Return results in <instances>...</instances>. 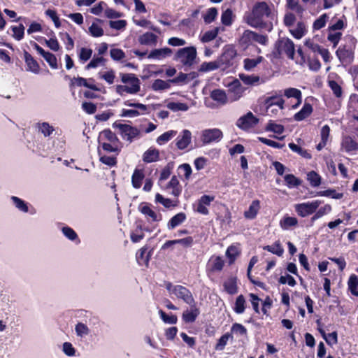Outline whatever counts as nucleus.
I'll use <instances>...</instances> for the list:
<instances>
[{
    "mask_svg": "<svg viewBox=\"0 0 358 358\" xmlns=\"http://www.w3.org/2000/svg\"><path fill=\"white\" fill-rule=\"evenodd\" d=\"M245 308L246 302L245 297L243 295L241 294L237 296L233 310L237 314H242L244 313Z\"/></svg>",
    "mask_w": 358,
    "mask_h": 358,
    "instance_id": "42",
    "label": "nucleus"
},
{
    "mask_svg": "<svg viewBox=\"0 0 358 358\" xmlns=\"http://www.w3.org/2000/svg\"><path fill=\"white\" fill-rule=\"evenodd\" d=\"M348 288L352 295L358 296V277L355 274L350 276Z\"/></svg>",
    "mask_w": 358,
    "mask_h": 358,
    "instance_id": "51",
    "label": "nucleus"
},
{
    "mask_svg": "<svg viewBox=\"0 0 358 358\" xmlns=\"http://www.w3.org/2000/svg\"><path fill=\"white\" fill-rule=\"evenodd\" d=\"M159 159V152L155 148H150L143 155V161L145 163H152Z\"/></svg>",
    "mask_w": 358,
    "mask_h": 358,
    "instance_id": "27",
    "label": "nucleus"
},
{
    "mask_svg": "<svg viewBox=\"0 0 358 358\" xmlns=\"http://www.w3.org/2000/svg\"><path fill=\"white\" fill-rule=\"evenodd\" d=\"M284 105L285 100L282 98L281 91L273 92L271 96L266 97L264 100V106L268 113L272 106H277L280 110H282L284 109Z\"/></svg>",
    "mask_w": 358,
    "mask_h": 358,
    "instance_id": "15",
    "label": "nucleus"
},
{
    "mask_svg": "<svg viewBox=\"0 0 358 358\" xmlns=\"http://www.w3.org/2000/svg\"><path fill=\"white\" fill-rule=\"evenodd\" d=\"M223 287L227 293L234 295L238 292L237 278L235 276L229 277L223 283Z\"/></svg>",
    "mask_w": 358,
    "mask_h": 358,
    "instance_id": "28",
    "label": "nucleus"
},
{
    "mask_svg": "<svg viewBox=\"0 0 358 358\" xmlns=\"http://www.w3.org/2000/svg\"><path fill=\"white\" fill-rule=\"evenodd\" d=\"M176 147L179 150H184L188 147V145L191 143L192 141V133L190 131L187 129H184L181 135H179L176 139Z\"/></svg>",
    "mask_w": 358,
    "mask_h": 358,
    "instance_id": "21",
    "label": "nucleus"
},
{
    "mask_svg": "<svg viewBox=\"0 0 358 358\" xmlns=\"http://www.w3.org/2000/svg\"><path fill=\"white\" fill-rule=\"evenodd\" d=\"M139 212L145 215L148 222H159L162 220V215L157 213L151 208V204L147 202H141L138 207Z\"/></svg>",
    "mask_w": 358,
    "mask_h": 358,
    "instance_id": "13",
    "label": "nucleus"
},
{
    "mask_svg": "<svg viewBox=\"0 0 358 358\" xmlns=\"http://www.w3.org/2000/svg\"><path fill=\"white\" fill-rule=\"evenodd\" d=\"M347 27V18L343 15L335 23L330 24L328 27L327 40L332 44L333 48H336L341 41L343 34L338 30L344 29Z\"/></svg>",
    "mask_w": 358,
    "mask_h": 358,
    "instance_id": "5",
    "label": "nucleus"
},
{
    "mask_svg": "<svg viewBox=\"0 0 358 358\" xmlns=\"http://www.w3.org/2000/svg\"><path fill=\"white\" fill-rule=\"evenodd\" d=\"M177 134L176 131L170 130L163 133L162 135L157 137V143L159 145L164 144L170 141Z\"/></svg>",
    "mask_w": 358,
    "mask_h": 358,
    "instance_id": "62",
    "label": "nucleus"
},
{
    "mask_svg": "<svg viewBox=\"0 0 358 358\" xmlns=\"http://www.w3.org/2000/svg\"><path fill=\"white\" fill-rule=\"evenodd\" d=\"M218 12L216 8L212 7L208 9L206 13L203 15V20L206 24H210L216 19Z\"/></svg>",
    "mask_w": 358,
    "mask_h": 358,
    "instance_id": "58",
    "label": "nucleus"
},
{
    "mask_svg": "<svg viewBox=\"0 0 358 358\" xmlns=\"http://www.w3.org/2000/svg\"><path fill=\"white\" fill-rule=\"evenodd\" d=\"M157 41V36L152 32H145L138 38V42L141 45H155Z\"/></svg>",
    "mask_w": 358,
    "mask_h": 358,
    "instance_id": "35",
    "label": "nucleus"
},
{
    "mask_svg": "<svg viewBox=\"0 0 358 358\" xmlns=\"http://www.w3.org/2000/svg\"><path fill=\"white\" fill-rule=\"evenodd\" d=\"M271 15V9L265 1L257 2L250 13L246 16L248 25L268 32L273 29V23L267 19Z\"/></svg>",
    "mask_w": 358,
    "mask_h": 358,
    "instance_id": "1",
    "label": "nucleus"
},
{
    "mask_svg": "<svg viewBox=\"0 0 358 358\" xmlns=\"http://www.w3.org/2000/svg\"><path fill=\"white\" fill-rule=\"evenodd\" d=\"M283 94L287 98H294L296 99V103L292 106V108H298L302 103V93L301 91L297 88H287L284 90Z\"/></svg>",
    "mask_w": 358,
    "mask_h": 358,
    "instance_id": "24",
    "label": "nucleus"
},
{
    "mask_svg": "<svg viewBox=\"0 0 358 358\" xmlns=\"http://www.w3.org/2000/svg\"><path fill=\"white\" fill-rule=\"evenodd\" d=\"M263 57L259 56L255 59L246 58L244 59V69L246 71H250L256 67L259 63L262 62Z\"/></svg>",
    "mask_w": 358,
    "mask_h": 358,
    "instance_id": "54",
    "label": "nucleus"
},
{
    "mask_svg": "<svg viewBox=\"0 0 358 358\" xmlns=\"http://www.w3.org/2000/svg\"><path fill=\"white\" fill-rule=\"evenodd\" d=\"M215 199L214 196L204 194L200 197L195 204L193 205L194 210L204 215L209 214L208 206H210Z\"/></svg>",
    "mask_w": 358,
    "mask_h": 358,
    "instance_id": "14",
    "label": "nucleus"
},
{
    "mask_svg": "<svg viewBox=\"0 0 358 358\" xmlns=\"http://www.w3.org/2000/svg\"><path fill=\"white\" fill-rule=\"evenodd\" d=\"M10 29L13 32V37L15 40L20 41L24 38V27L22 24H20L19 26H12Z\"/></svg>",
    "mask_w": 358,
    "mask_h": 358,
    "instance_id": "63",
    "label": "nucleus"
},
{
    "mask_svg": "<svg viewBox=\"0 0 358 358\" xmlns=\"http://www.w3.org/2000/svg\"><path fill=\"white\" fill-rule=\"evenodd\" d=\"M35 127L44 137L50 136L55 131V128L46 122H38L36 124Z\"/></svg>",
    "mask_w": 358,
    "mask_h": 358,
    "instance_id": "37",
    "label": "nucleus"
},
{
    "mask_svg": "<svg viewBox=\"0 0 358 358\" xmlns=\"http://www.w3.org/2000/svg\"><path fill=\"white\" fill-rule=\"evenodd\" d=\"M113 127L120 129L122 138L129 143L133 142L135 138H138L141 136L140 130L131 125L115 122Z\"/></svg>",
    "mask_w": 358,
    "mask_h": 358,
    "instance_id": "9",
    "label": "nucleus"
},
{
    "mask_svg": "<svg viewBox=\"0 0 358 358\" xmlns=\"http://www.w3.org/2000/svg\"><path fill=\"white\" fill-rule=\"evenodd\" d=\"M172 293L174 294L178 299H182L187 304L191 305L195 301L190 290L182 285L173 286Z\"/></svg>",
    "mask_w": 358,
    "mask_h": 358,
    "instance_id": "16",
    "label": "nucleus"
},
{
    "mask_svg": "<svg viewBox=\"0 0 358 358\" xmlns=\"http://www.w3.org/2000/svg\"><path fill=\"white\" fill-rule=\"evenodd\" d=\"M155 202L162 204L166 208H175L178 206V201H172L171 199L164 198L159 193L155 195Z\"/></svg>",
    "mask_w": 358,
    "mask_h": 358,
    "instance_id": "38",
    "label": "nucleus"
},
{
    "mask_svg": "<svg viewBox=\"0 0 358 358\" xmlns=\"http://www.w3.org/2000/svg\"><path fill=\"white\" fill-rule=\"evenodd\" d=\"M170 83H171V82L169 81V80H163L162 79H156L152 83L151 89L155 92L166 90L171 87Z\"/></svg>",
    "mask_w": 358,
    "mask_h": 358,
    "instance_id": "40",
    "label": "nucleus"
},
{
    "mask_svg": "<svg viewBox=\"0 0 358 358\" xmlns=\"http://www.w3.org/2000/svg\"><path fill=\"white\" fill-rule=\"evenodd\" d=\"M286 6L287 8L295 11L300 15H301L304 11V8L299 4L298 0H286Z\"/></svg>",
    "mask_w": 358,
    "mask_h": 358,
    "instance_id": "49",
    "label": "nucleus"
},
{
    "mask_svg": "<svg viewBox=\"0 0 358 358\" xmlns=\"http://www.w3.org/2000/svg\"><path fill=\"white\" fill-rule=\"evenodd\" d=\"M225 265V262L222 257L219 255H212L208 260L206 266V275L211 278L217 273L222 271Z\"/></svg>",
    "mask_w": 358,
    "mask_h": 358,
    "instance_id": "8",
    "label": "nucleus"
},
{
    "mask_svg": "<svg viewBox=\"0 0 358 358\" xmlns=\"http://www.w3.org/2000/svg\"><path fill=\"white\" fill-rule=\"evenodd\" d=\"M145 178L143 169H136L131 176V184L135 189H139Z\"/></svg>",
    "mask_w": 358,
    "mask_h": 358,
    "instance_id": "30",
    "label": "nucleus"
},
{
    "mask_svg": "<svg viewBox=\"0 0 358 358\" xmlns=\"http://www.w3.org/2000/svg\"><path fill=\"white\" fill-rule=\"evenodd\" d=\"M62 231L68 239L72 241H77V243L80 242L78 234L72 228L69 227H64L62 229Z\"/></svg>",
    "mask_w": 358,
    "mask_h": 358,
    "instance_id": "60",
    "label": "nucleus"
},
{
    "mask_svg": "<svg viewBox=\"0 0 358 358\" xmlns=\"http://www.w3.org/2000/svg\"><path fill=\"white\" fill-rule=\"evenodd\" d=\"M189 306L190 310L187 309L182 315V320L186 324L194 322L200 314V310L197 308L195 301Z\"/></svg>",
    "mask_w": 358,
    "mask_h": 358,
    "instance_id": "18",
    "label": "nucleus"
},
{
    "mask_svg": "<svg viewBox=\"0 0 358 358\" xmlns=\"http://www.w3.org/2000/svg\"><path fill=\"white\" fill-rule=\"evenodd\" d=\"M171 53L172 50L169 48L155 49L150 52L148 58L160 59L162 58H164L167 56H169Z\"/></svg>",
    "mask_w": 358,
    "mask_h": 358,
    "instance_id": "33",
    "label": "nucleus"
},
{
    "mask_svg": "<svg viewBox=\"0 0 358 358\" xmlns=\"http://www.w3.org/2000/svg\"><path fill=\"white\" fill-rule=\"evenodd\" d=\"M106 59L103 57H95L85 66V69L89 70L90 69H94L98 67L99 65H104Z\"/></svg>",
    "mask_w": 358,
    "mask_h": 358,
    "instance_id": "61",
    "label": "nucleus"
},
{
    "mask_svg": "<svg viewBox=\"0 0 358 358\" xmlns=\"http://www.w3.org/2000/svg\"><path fill=\"white\" fill-rule=\"evenodd\" d=\"M273 54L278 58L284 54L287 58L293 59L295 55V45L293 41L289 38H280L275 43Z\"/></svg>",
    "mask_w": 358,
    "mask_h": 358,
    "instance_id": "4",
    "label": "nucleus"
},
{
    "mask_svg": "<svg viewBox=\"0 0 358 358\" xmlns=\"http://www.w3.org/2000/svg\"><path fill=\"white\" fill-rule=\"evenodd\" d=\"M329 19V15L327 13L321 15L317 19H316L313 24V30H320L324 27L326 23Z\"/></svg>",
    "mask_w": 358,
    "mask_h": 358,
    "instance_id": "56",
    "label": "nucleus"
},
{
    "mask_svg": "<svg viewBox=\"0 0 358 358\" xmlns=\"http://www.w3.org/2000/svg\"><path fill=\"white\" fill-rule=\"evenodd\" d=\"M24 59L27 66V71H31L35 74L40 72V66L38 62L32 57V55L27 50H24Z\"/></svg>",
    "mask_w": 358,
    "mask_h": 358,
    "instance_id": "20",
    "label": "nucleus"
},
{
    "mask_svg": "<svg viewBox=\"0 0 358 358\" xmlns=\"http://www.w3.org/2000/svg\"><path fill=\"white\" fill-rule=\"evenodd\" d=\"M279 224L282 230H288L298 224V220L294 217L286 215L280 220Z\"/></svg>",
    "mask_w": 358,
    "mask_h": 358,
    "instance_id": "31",
    "label": "nucleus"
},
{
    "mask_svg": "<svg viewBox=\"0 0 358 358\" xmlns=\"http://www.w3.org/2000/svg\"><path fill=\"white\" fill-rule=\"evenodd\" d=\"M237 55L235 48L232 45H227L223 48L221 55L217 59L220 68L227 69L232 66L234 60Z\"/></svg>",
    "mask_w": 358,
    "mask_h": 358,
    "instance_id": "10",
    "label": "nucleus"
},
{
    "mask_svg": "<svg viewBox=\"0 0 358 358\" xmlns=\"http://www.w3.org/2000/svg\"><path fill=\"white\" fill-rule=\"evenodd\" d=\"M210 97L214 101L221 103H225L227 102V96L225 92L222 90L216 89L213 90L210 93Z\"/></svg>",
    "mask_w": 358,
    "mask_h": 358,
    "instance_id": "52",
    "label": "nucleus"
},
{
    "mask_svg": "<svg viewBox=\"0 0 358 358\" xmlns=\"http://www.w3.org/2000/svg\"><path fill=\"white\" fill-rule=\"evenodd\" d=\"M261 209V202L259 199L252 201L248 208L244 211L243 216L246 220H255Z\"/></svg>",
    "mask_w": 358,
    "mask_h": 358,
    "instance_id": "19",
    "label": "nucleus"
},
{
    "mask_svg": "<svg viewBox=\"0 0 358 358\" xmlns=\"http://www.w3.org/2000/svg\"><path fill=\"white\" fill-rule=\"evenodd\" d=\"M121 81L123 83H129L130 86L118 85L116 86L115 91L120 95L123 96L124 93L135 94L141 90L140 80L134 73H120Z\"/></svg>",
    "mask_w": 358,
    "mask_h": 358,
    "instance_id": "3",
    "label": "nucleus"
},
{
    "mask_svg": "<svg viewBox=\"0 0 358 358\" xmlns=\"http://www.w3.org/2000/svg\"><path fill=\"white\" fill-rule=\"evenodd\" d=\"M289 31L293 37L296 39L301 38L307 32L306 27L303 22H298L296 28L290 29Z\"/></svg>",
    "mask_w": 358,
    "mask_h": 358,
    "instance_id": "39",
    "label": "nucleus"
},
{
    "mask_svg": "<svg viewBox=\"0 0 358 358\" xmlns=\"http://www.w3.org/2000/svg\"><path fill=\"white\" fill-rule=\"evenodd\" d=\"M196 57V50L194 46L179 49L174 59L180 61L184 66H191Z\"/></svg>",
    "mask_w": 358,
    "mask_h": 358,
    "instance_id": "6",
    "label": "nucleus"
},
{
    "mask_svg": "<svg viewBox=\"0 0 358 358\" xmlns=\"http://www.w3.org/2000/svg\"><path fill=\"white\" fill-rule=\"evenodd\" d=\"M221 22L225 26H230L233 22V12L231 9L227 8L221 15Z\"/></svg>",
    "mask_w": 358,
    "mask_h": 358,
    "instance_id": "64",
    "label": "nucleus"
},
{
    "mask_svg": "<svg viewBox=\"0 0 358 358\" xmlns=\"http://www.w3.org/2000/svg\"><path fill=\"white\" fill-rule=\"evenodd\" d=\"M159 315L162 320L166 324H175L178 322V317L176 315H168L162 310H159Z\"/></svg>",
    "mask_w": 358,
    "mask_h": 358,
    "instance_id": "55",
    "label": "nucleus"
},
{
    "mask_svg": "<svg viewBox=\"0 0 358 358\" xmlns=\"http://www.w3.org/2000/svg\"><path fill=\"white\" fill-rule=\"evenodd\" d=\"M304 45L308 49V51L305 52V53H311L312 55H316V53H319L322 48L319 44L315 43L311 38L306 39L304 41Z\"/></svg>",
    "mask_w": 358,
    "mask_h": 358,
    "instance_id": "48",
    "label": "nucleus"
},
{
    "mask_svg": "<svg viewBox=\"0 0 358 358\" xmlns=\"http://www.w3.org/2000/svg\"><path fill=\"white\" fill-rule=\"evenodd\" d=\"M220 68V64L217 60L209 62H204L201 64L199 71L201 72H208Z\"/></svg>",
    "mask_w": 358,
    "mask_h": 358,
    "instance_id": "50",
    "label": "nucleus"
},
{
    "mask_svg": "<svg viewBox=\"0 0 358 358\" xmlns=\"http://www.w3.org/2000/svg\"><path fill=\"white\" fill-rule=\"evenodd\" d=\"M148 246L144 245L137 251L136 254V259L139 266H148L151 252H148Z\"/></svg>",
    "mask_w": 358,
    "mask_h": 358,
    "instance_id": "22",
    "label": "nucleus"
},
{
    "mask_svg": "<svg viewBox=\"0 0 358 358\" xmlns=\"http://www.w3.org/2000/svg\"><path fill=\"white\" fill-rule=\"evenodd\" d=\"M77 87H85L94 91H99V89L94 84H90L86 78L78 76L70 79L69 87L71 89Z\"/></svg>",
    "mask_w": 358,
    "mask_h": 358,
    "instance_id": "23",
    "label": "nucleus"
},
{
    "mask_svg": "<svg viewBox=\"0 0 358 358\" xmlns=\"http://www.w3.org/2000/svg\"><path fill=\"white\" fill-rule=\"evenodd\" d=\"M109 142L112 143H119L120 141L116 134L110 129H105L99 133L98 143Z\"/></svg>",
    "mask_w": 358,
    "mask_h": 358,
    "instance_id": "25",
    "label": "nucleus"
},
{
    "mask_svg": "<svg viewBox=\"0 0 358 358\" xmlns=\"http://www.w3.org/2000/svg\"><path fill=\"white\" fill-rule=\"evenodd\" d=\"M284 180L286 185L289 188L297 187L301 185L302 181L301 179L296 178L294 174H286L284 176Z\"/></svg>",
    "mask_w": 358,
    "mask_h": 358,
    "instance_id": "43",
    "label": "nucleus"
},
{
    "mask_svg": "<svg viewBox=\"0 0 358 358\" xmlns=\"http://www.w3.org/2000/svg\"><path fill=\"white\" fill-rule=\"evenodd\" d=\"M263 249L276 255L278 257H281L284 253V249L281 246L279 241H275L273 245L264 246Z\"/></svg>",
    "mask_w": 358,
    "mask_h": 358,
    "instance_id": "47",
    "label": "nucleus"
},
{
    "mask_svg": "<svg viewBox=\"0 0 358 358\" xmlns=\"http://www.w3.org/2000/svg\"><path fill=\"white\" fill-rule=\"evenodd\" d=\"M265 130L280 135L284 132L285 128L283 125L276 124L273 120H269L265 127Z\"/></svg>",
    "mask_w": 358,
    "mask_h": 358,
    "instance_id": "46",
    "label": "nucleus"
},
{
    "mask_svg": "<svg viewBox=\"0 0 358 358\" xmlns=\"http://www.w3.org/2000/svg\"><path fill=\"white\" fill-rule=\"evenodd\" d=\"M226 256L229 259V264H233L237 257L241 255V250L238 247L231 245L226 250Z\"/></svg>",
    "mask_w": 358,
    "mask_h": 358,
    "instance_id": "36",
    "label": "nucleus"
},
{
    "mask_svg": "<svg viewBox=\"0 0 358 358\" xmlns=\"http://www.w3.org/2000/svg\"><path fill=\"white\" fill-rule=\"evenodd\" d=\"M357 42L353 36H345L344 43H342L336 51V55L342 64H350L353 62Z\"/></svg>",
    "mask_w": 358,
    "mask_h": 358,
    "instance_id": "2",
    "label": "nucleus"
},
{
    "mask_svg": "<svg viewBox=\"0 0 358 358\" xmlns=\"http://www.w3.org/2000/svg\"><path fill=\"white\" fill-rule=\"evenodd\" d=\"M167 108L174 112L176 111H187L189 109V106L185 103L180 102H169L166 105Z\"/></svg>",
    "mask_w": 358,
    "mask_h": 358,
    "instance_id": "59",
    "label": "nucleus"
},
{
    "mask_svg": "<svg viewBox=\"0 0 358 358\" xmlns=\"http://www.w3.org/2000/svg\"><path fill=\"white\" fill-rule=\"evenodd\" d=\"M331 206L329 204H326L324 206L319 208L317 210H316L315 214L310 219L311 225H313L315 221L317 220V219L322 217L324 215L329 213L331 211Z\"/></svg>",
    "mask_w": 358,
    "mask_h": 358,
    "instance_id": "41",
    "label": "nucleus"
},
{
    "mask_svg": "<svg viewBox=\"0 0 358 358\" xmlns=\"http://www.w3.org/2000/svg\"><path fill=\"white\" fill-rule=\"evenodd\" d=\"M321 203L319 200L299 203L295 206V210L299 216L305 217L313 214Z\"/></svg>",
    "mask_w": 358,
    "mask_h": 358,
    "instance_id": "11",
    "label": "nucleus"
},
{
    "mask_svg": "<svg viewBox=\"0 0 358 358\" xmlns=\"http://www.w3.org/2000/svg\"><path fill=\"white\" fill-rule=\"evenodd\" d=\"M259 121V119L252 112L249 111L238 119L236 126L242 130L248 131L255 127Z\"/></svg>",
    "mask_w": 358,
    "mask_h": 358,
    "instance_id": "12",
    "label": "nucleus"
},
{
    "mask_svg": "<svg viewBox=\"0 0 358 358\" xmlns=\"http://www.w3.org/2000/svg\"><path fill=\"white\" fill-rule=\"evenodd\" d=\"M307 179L312 187H318L321 184L320 176L314 171H311L308 173Z\"/></svg>",
    "mask_w": 358,
    "mask_h": 358,
    "instance_id": "57",
    "label": "nucleus"
},
{
    "mask_svg": "<svg viewBox=\"0 0 358 358\" xmlns=\"http://www.w3.org/2000/svg\"><path fill=\"white\" fill-rule=\"evenodd\" d=\"M185 213L182 212L178 213L170 219L167 223V227L169 229H173L185 222Z\"/></svg>",
    "mask_w": 358,
    "mask_h": 358,
    "instance_id": "32",
    "label": "nucleus"
},
{
    "mask_svg": "<svg viewBox=\"0 0 358 358\" xmlns=\"http://www.w3.org/2000/svg\"><path fill=\"white\" fill-rule=\"evenodd\" d=\"M223 137L222 131L219 129H208L202 131L201 141L203 144L219 142Z\"/></svg>",
    "mask_w": 358,
    "mask_h": 358,
    "instance_id": "17",
    "label": "nucleus"
},
{
    "mask_svg": "<svg viewBox=\"0 0 358 358\" xmlns=\"http://www.w3.org/2000/svg\"><path fill=\"white\" fill-rule=\"evenodd\" d=\"M289 148L292 150V151L296 152L302 157L306 159H310L312 158V155L307 150H305L300 147L299 145L294 143H289L288 144Z\"/></svg>",
    "mask_w": 358,
    "mask_h": 358,
    "instance_id": "44",
    "label": "nucleus"
},
{
    "mask_svg": "<svg viewBox=\"0 0 358 358\" xmlns=\"http://www.w3.org/2000/svg\"><path fill=\"white\" fill-rule=\"evenodd\" d=\"M313 108L309 103L305 102L302 108L294 114V120L296 121H302L308 117L313 113Z\"/></svg>",
    "mask_w": 358,
    "mask_h": 358,
    "instance_id": "26",
    "label": "nucleus"
},
{
    "mask_svg": "<svg viewBox=\"0 0 358 358\" xmlns=\"http://www.w3.org/2000/svg\"><path fill=\"white\" fill-rule=\"evenodd\" d=\"M144 231H149L150 230L143 227L141 224H137L136 229L131 232L130 238L132 243H138L144 238Z\"/></svg>",
    "mask_w": 358,
    "mask_h": 358,
    "instance_id": "29",
    "label": "nucleus"
},
{
    "mask_svg": "<svg viewBox=\"0 0 358 358\" xmlns=\"http://www.w3.org/2000/svg\"><path fill=\"white\" fill-rule=\"evenodd\" d=\"M231 338L233 339V336L231 333H226L223 334L217 341V343H216L215 346V350H223L227 344V342L229 339Z\"/></svg>",
    "mask_w": 358,
    "mask_h": 358,
    "instance_id": "53",
    "label": "nucleus"
},
{
    "mask_svg": "<svg viewBox=\"0 0 358 358\" xmlns=\"http://www.w3.org/2000/svg\"><path fill=\"white\" fill-rule=\"evenodd\" d=\"M342 146L347 152H351L358 150V143L350 136L343 138Z\"/></svg>",
    "mask_w": 358,
    "mask_h": 358,
    "instance_id": "34",
    "label": "nucleus"
},
{
    "mask_svg": "<svg viewBox=\"0 0 358 358\" xmlns=\"http://www.w3.org/2000/svg\"><path fill=\"white\" fill-rule=\"evenodd\" d=\"M220 31L219 27L206 31L202 36H200V40L202 43H208L214 40L218 35Z\"/></svg>",
    "mask_w": 358,
    "mask_h": 358,
    "instance_id": "45",
    "label": "nucleus"
},
{
    "mask_svg": "<svg viewBox=\"0 0 358 358\" xmlns=\"http://www.w3.org/2000/svg\"><path fill=\"white\" fill-rule=\"evenodd\" d=\"M297 53L300 57L298 63L300 65L307 64L310 70L313 71H318L321 69V63L316 55L311 53H305L301 48L297 49Z\"/></svg>",
    "mask_w": 358,
    "mask_h": 358,
    "instance_id": "7",
    "label": "nucleus"
}]
</instances>
